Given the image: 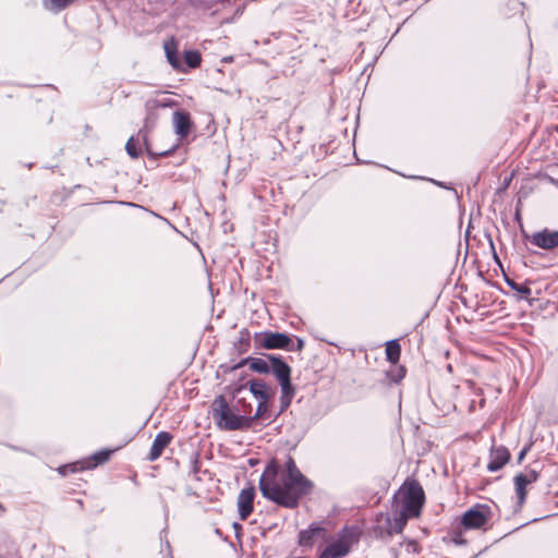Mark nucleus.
<instances>
[{"label": "nucleus", "instance_id": "obj_1", "mask_svg": "<svg viewBox=\"0 0 558 558\" xmlns=\"http://www.w3.org/2000/svg\"><path fill=\"white\" fill-rule=\"evenodd\" d=\"M312 487V482L301 473L291 457L287 459L283 468L275 462L269 463L259 478L262 495L287 508L296 507Z\"/></svg>", "mask_w": 558, "mask_h": 558}, {"label": "nucleus", "instance_id": "obj_2", "mask_svg": "<svg viewBox=\"0 0 558 558\" xmlns=\"http://www.w3.org/2000/svg\"><path fill=\"white\" fill-rule=\"evenodd\" d=\"M217 407L214 409L213 416L219 428L225 430H239L248 428L252 418L244 415H236L229 407L223 397L216 400Z\"/></svg>", "mask_w": 558, "mask_h": 558}, {"label": "nucleus", "instance_id": "obj_3", "mask_svg": "<svg viewBox=\"0 0 558 558\" xmlns=\"http://www.w3.org/2000/svg\"><path fill=\"white\" fill-rule=\"evenodd\" d=\"M397 508L408 514L416 518L421 513L424 504V492L422 486L413 481L409 483L398 495Z\"/></svg>", "mask_w": 558, "mask_h": 558}, {"label": "nucleus", "instance_id": "obj_4", "mask_svg": "<svg viewBox=\"0 0 558 558\" xmlns=\"http://www.w3.org/2000/svg\"><path fill=\"white\" fill-rule=\"evenodd\" d=\"M490 515L488 506L476 505L462 515L461 523L465 529H481L489 521Z\"/></svg>", "mask_w": 558, "mask_h": 558}, {"label": "nucleus", "instance_id": "obj_5", "mask_svg": "<svg viewBox=\"0 0 558 558\" xmlns=\"http://www.w3.org/2000/svg\"><path fill=\"white\" fill-rule=\"evenodd\" d=\"M352 544V537L347 533H341L322 551L318 558H343L350 553Z\"/></svg>", "mask_w": 558, "mask_h": 558}, {"label": "nucleus", "instance_id": "obj_6", "mask_svg": "<svg viewBox=\"0 0 558 558\" xmlns=\"http://www.w3.org/2000/svg\"><path fill=\"white\" fill-rule=\"evenodd\" d=\"M111 452H112L111 450L98 451V452L94 453L86 461H77L75 463L68 464V465L60 468V473H62V474L75 473L81 470L96 468L97 465L108 461Z\"/></svg>", "mask_w": 558, "mask_h": 558}, {"label": "nucleus", "instance_id": "obj_7", "mask_svg": "<svg viewBox=\"0 0 558 558\" xmlns=\"http://www.w3.org/2000/svg\"><path fill=\"white\" fill-rule=\"evenodd\" d=\"M539 477V472L535 469H527L524 472L517 474L513 478L515 486V494L518 497V505L521 507L525 502L526 487L536 482Z\"/></svg>", "mask_w": 558, "mask_h": 558}, {"label": "nucleus", "instance_id": "obj_8", "mask_svg": "<svg viewBox=\"0 0 558 558\" xmlns=\"http://www.w3.org/2000/svg\"><path fill=\"white\" fill-rule=\"evenodd\" d=\"M259 345L265 349H287L292 343V339L281 332H264L259 338Z\"/></svg>", "mask_w": 558, "mask_h": 558}, {"label": "nucleus", "instance_id": "obj_9", "mask_svg": "<svg viewBox=\"0 0 558 558\" xmlns=\"http://www.w3.org/2000/svg\"><path fill=\"white\" fill-rule=\"evenodd\" d=\"M270 373L278 379L280 387L287 389L291 384V367L281 359L280 355L271 356Z\"/></svg>", "mask_w": 558, "mask_h": 558}, {"label": "nucleus", "instance_id": "obj_10", "mask_svg": "<svg viewBox=\"0 0 558 558\" xmlns=\"http://www.w3.org/2000/svg\"><path fill=\"white\" fill-rule=\"evenodd\" d=\"M529 240L533 245L543 250H554L558 246V231L544 229L533 233Z\"/></svg>", "mask_w": 558, "mask_h": 558}, {"label": "nucleus", "instance_id": "obj_11", "mask_svg": "<svg viewBox=\"0 0 558 558\" xmlns=\"http://www.w3.org/2000/svg\"><path fill=\"white\" fill-rule=\"evenodd\" d=\"M168 106H170V102L159 101L156 99H149L145 102L146 116L144 119V126H143L144 133H148L149 131H151L155 128L157 120H158L159 108L168 107Z\"/></svg>", "mask_w": 558, "mask_h": 558}, {"label": "nucleus", "instance_id": "obj_12", "mask_svg": "<svg viewBox=\"0 0 558 558\" xmlns=\"http://www.w3.org/2000/svg\"><path fill=\"white\" fill-rule=\"evenodd\" d=\"M510 460L509 450L504 447H493L489 452V462L487 464V470L489 472H497L502 469Z\"/></svg>", "mask_w": 558, "mask_h": 558}, {"label": "nucleus", "instance_id": "obj_13", "mask_svg": "<svg viewBox=\"0 0 558 558\" xmlns=\"http://www.w3.org/2000/svg\"><path fill=\"white\" fill-rule=\"evenodd\" d=\"M255 497L254 487L243 488L238 496V509L241 520H246L253 512V502Z\"/></svg>", "mask_w": 558, "mask_h": 558}, {"label": "nucleus", "instance_id": "obj_14", "mask_svg": "<svg viewBox=\"0 0 558 558\" xmlns=\"http://www.w3.org/2000/svg\"><path fill=\"white\" fill-rule=\"evenodd\" d=\"M318 538H326V530L317 523H313L308 529L299 533V545L302 547H312Z\"/></svg>", "mask_w": 558, "mask_h": 558}, {"label": "nucleus", "instance_id": "obj_15", "mask_svg": "<svg viewBox=\"0 0 558 558\" xmlns=\"http://www.w3.org/2000/svg\"><path fill=\"white\" fill-rule=\"evenodd\" d=\"M173 125L175 134L181 138H185L192 128V121L189 112L175 111L173 113Z\"/></svg>", "mask_w": 558, "mask_h": 558}, {"label": "nucleus", "instance_id": "obj_16", "mask_svg": "<svg viewBox=\"0 0 558 558\" xmlns=\"http://www.w3.org/2000/svg\"><path fill=\"white\" fill-rule=\"evenodd\" d=\"M172 440V435L168 432H160L156 435L150 451L148 453L147 459L149 461H156L165 450L166 447L169 446V444Z\"/></svg>", "mask_w": 558, "mask_h": 558}, {"label": "nucleus", "instance_id": "obj_17", "mask_svg": "<svg viewBox=\"0 0 558 558\" xmlns=\"http://www.w3.org/2000/svg\"><path fill=\"white\" fill-rule=\"evenodd\" d=\"M271 356L272 355H266L265 359L248 357L245 361L238 364L236 367H240L244 363H247L252 371L257 372L259 374H268V373H270V369H271Z\"/></svg>", "mask_w": 558, "mask_h": 558}, {"label": "nucleus", "instance_id": "obj_18", "mask_svg": "<svg viewBox=\"0 0 558 558\" xmlns=\"http://www.w3.org/2000/svg\"><path fill=\"white\" fill-rule=\"evenodd\" d=\"M412 517H408L407 513L401 511L400 509L396 508L393 518H387V524H388V534L392 535L393 533H401L404 529L407 522Z\"/></svg>", "mask_w": 558, "mask_h": 558}, {"label": "nucleus", "instance_id": "obj_19", "mask_svg": "<svg viewBox=\"0 0 558 558\" xmlns=\"http://www.w3.org/2000/svg\"><path fill=\"white\" fill-rule=\"evenodd\" d=\"M247 385L250 386L251 393L257 399L258 402H267L268 399L272 396L271 389L266 385L264 380H250Z\"/></svg>", "mask_w": 558, "mask_h": 558}, {"label": "nucleus", "instance_id": "obj_20", "mask_svg": "<svg viewBox=\"0 0 558 558\" xmlns=\"http://www.w3.org/2000/svg\"><path fill=\"white\" fill-rule=\"evenodd\" d=\"M401 348L397 340L388 341L386 344L387 360L397 363L400 359Z\"/></svg>", "mask_w": 558, "mask_h": 558}, {"label": "nucleus", "instance_id": "obj_21", "mask_svg": "<svg viewBox=\"0 0 558 558\" xmlns=\"http://www.w3.org/2000/svg\"><path fill=\"white\" fill-rule=\"evenodd\" d=\"M74 1L75 0H45L44 4L46 9L53 12H59L69 7Z\"/></svg>", "mask_w": 558, "mask_h": 558}, {"label": "nucleus", "instance_id": "obj_22", "mask_svg": "<svg viewBox=\"0 0 558 558\" xmlns=\"http://www.w3.org/2000/svg\"><path fill=\"white\" fill-rule=\"evenodd\" d=\"M165 50H166V54H167V59H168L169 63L174 69H180L181 62H180V60L178 58V54H177V51H175V47L173 45L166 44L165 45Z\"/></svg>", "mask_w": 558, "mask_h": 558}, {"label": "nucleus", "instance_id": "obj_23", "mask_svg": "<svg viewBox=\"0 0 558 558\" xmlns=\"http://www.w3.org/2000/svg\"><path fill=\"white\" fill-rule=\"evenodd\" d=\"M294 393H295V390L292 385L288 386L287 389L281 388V397H280L281 410H286L290 405V403L294 397Z\"/></svg>", "mask_w": 558, "mask_h": 558}, {"label": "nucleus", "instance_id": "obj_24", "mask_svg": "<svg viewBox=\"0 0 558 558\" xmlns=\"http://www.w3.org/2000/svg\"><path fill=\"white\" fill-rule=\"evenodd\" d=\"M184 59L190 68H197L202 61L201 53L196 50L185 51Z\"/></svg>", "mask_w": 558, "mask_h": 558}, {"label": "nucleus", "instance_id": "obj_25", "mask_svg": "<svg viewBox=\"0 0 558 558\" xmlns=\"http://www.w3.org/2000/svg\"><path fill=\"white\" fill-rule=\"evenodd\" d=\"M507 284L518 293H520L521 298L529 299L532 291L526 284L517 283L513 280L507 279Z\"/></svg>", "mask_w": 558, "mask_h": 558}, {"label": "nucleus", "instance_id": "obj_26", "mask_svg": "<svg viewBox=\"0 0 558 558\" xmlns=\"http://www.w3.org/2000/svg\"><path fill=\"white\" fill-rule=\"evenodd\" d=\"M125 150L131 158H137L141 154V149L137 147L134 137H130L125 144Z\"/></svg>", "mask_w": 558, "mask_h": 558}, {"label": "nucleus", "instance_id": "obj_27", "mask_svg": "<svg viewBox=\"0 0 558 558\" xmlns=\"http://www.w3.org/2000/svg\"><path fill=\"white\" fill-rule=\"evenodd\" d=\"M267 410H268L267 402L259 401L257 404L255 415L248 416V417L252 418V422H253L255 418L262 417L267 412Z\"/></svg>", "mask_w": 558, "mask_h": 558}, {"label": "nucleus", "instance_id": "obj_28", "mask_svg": "<svg viewBox=\"0 0 558 558\" xmlns=\"http://www.w3.org/2000/svg\"><path fill=\"white\" fill-rule=\"evenodd\" d=\"M530 449H531V444H530V445H527V446H525V447L520 451V453H519V456H518V462H519V463H521V462L524 460V458H525L526 453L530 451Z\"/></svg>", "mask_w": 558, "mask_h": 558}, {"label": "nucleus", "instance_id": "obj_29", "mask_svg": "<svg viewBox=\"0 0 558 558\" xmlns=\"http://www.w3.org/2000/svg\"><path fill=\"white\" fill-rule=\"evenodd\" d=\"M303 347H304V341L302 339H298L296 347L294 348V347L289 345V351H302Z\"/></svg>", "mask_w": 558, "mask_h": 558}, {"label": "nucleus", "instance_id": "obj_30", "mask_svg": "<svg viewBox=\"0 0 558 558\" xmlns=\"http://www.w3.org/2000/svg\"><path fill=\"white\" fill-rule=\"evenodd\" d=\"M447 369H448V372H450V373L452 372V366H451V364H448Z\"/></svg>", "mask_w": 558, "mask_h": 558}, {"label": "nucleus", "instance_id": "obj_31", "mask_svg": "<svg viewBox=\"0 0 558 558\" xmlns=\"http://www.w3.org/2000/svg\"><path fill=\"white\" fill-rule=\"evenodd\" d=\"M168 153H169V151H165V153H161L160 155H161V156H166V155H168Z\"/></svg>", "mask_w": 558, "mask_h": 558}]
</instances>
